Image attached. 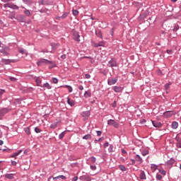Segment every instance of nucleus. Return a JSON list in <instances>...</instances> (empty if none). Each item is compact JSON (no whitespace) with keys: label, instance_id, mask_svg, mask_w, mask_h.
Masks as SVG:
<instances>
[{"label":"nucleus","instance_id":"nucleus-1","mask_svg":"<svg viewBox=\"0 0 181 181\" xmlns=\"http://www.w3.org/2000/svg\"><path fill=\"white\" fill-rule=\"evenodd\" d=\"M42 64H53L52 66H49V69H53V67H56V64H54L53 62L45 59H40L37 62V66H42Z\"/></svg>","mask_w":181,"mask_h":181},{"label":"nucleus","instance_id":"nucleus-2","mask_svg":"<svg viewBox=\"0 0 181 181\" xmlns=\"http://www.w3.org/2000/svg\"><path fill=\"white\" fill-rule=\"evenodd\" d=\"M173 115H176V112L173 110L165 111L163 114L164 118H170V117H173Z\"/></svg>","mask_w":181,"mask_h":181},{"label":"nucleus","instance_id":"nucleus-3","mask_svg":"<svg viewBox=\"0 0 181 181\" xmlns=\"http://www.w3.org/2000/svg\"><path fill=\"white\" fill-rule=\"evenodd\" d=\"M92 46L93 47H105V42H104V41H100L98 43H96L95 42L92 41Z\"/></svg>","mask_w":181,"mask_h":181},{"label":"nucleus","instance_id":"nucleus-4","mask_svg":"<svg viewBox=\"0 0 181 181\" xmlns=\"http://www.w3.org/2000/svg\"><path fill=\"white\" fill-rule=\"evenodd\" d=\"M107 66L108 67H117V66H118V63H117V59H115V58H112L108 62Z\"/></svg>","mask_w":181,"mask_h":181},{"label":"nucleus","instance_id":"nucleus-5","mask_svg":"<svg viewBox=\"0 0 181 181\" xmlns=\"http://www.w3.org/2000/svg\"><path fill=\"white\" fill-rule=\"evenodd\" d=\"M11 111V108L9 107H4L0 108V117H4V115H6L8 112Z\"/></svg>","mask_w":181,"mask_h":181},{"label":"nucleus","instance_id":"nucleus-6","mask_svg":"<svg viewBox=\"0 0 181 181\" xmlns=\"http://www.w3.org/2000/svg\"><path fill=\"white\" fill-rule=\"evenodd\" d=\"M107 125H112L115 128H118V127H119V124L115 122L114 119H108Z\"/></svg>","mask_w":181,"mask_h":181},{"label":"nucleus","instance_id":"nucleus-7","mask_svg":"<svg viewBox=\"0 0 181 181\" xmlns=\"http://www.w3.org/2000/svg\"><path fill=\"white\" fill-rule=\"evenodd\" d=\"M79 180L91 181V176L86 173V175L79 177Z\"/></svg>","mask_w":181,"mask_h":181},{"label":"nucleus","instance_id":"nucleus-8","mask_svg":"<svg viewBox=\"0 0 181 181\" xmlns=\"http://www.w3.org/2000/svg\"><path fill=\"white\" fill-rule=\"evenodd\" d=\"M0 53H1L4 56H8L9 54V47H5L0 50Z\"/></svg>","mask_w":181,"mask_h":181},{"label":"nucleus","instance_id":"nucleus-9","mask_svg":"<svg viewBox=\"0 0 181 181\" xmlns=\"http://www.w3.org/2000/svg\"><path fill=\"white\" fill-rule=\"evenodd\" d=\"M117 81H118V77L112 79H107L108 86H114V84H117Z\"/></svg>","mask_w":181,"mask_h":181},{"label":"nucleus","instance_id":"nucleus-10","mask_svg":"<svg viewBox=\"0 0 181 181\" xmlns=\"http://www.w3.org/2000/svg\"><path fill=\"white\" fill-rule=\"evenodd\" d=\"M112 89L113 90V91H115V93H122V91L124 90V88L122 86H112Z\"/></svg>","mask_w":181,"mask_h":181},{"label":"nucleus","instance_id":"nucleus-11","mask_svg":"<svg viewBox=\"0 0 181 181\" xmlns=\"http://www.w3.org/2000/svg\"><path fill=\"white\" fill-rule=\"evenodd\" d=\"M73 39L76 42H80V34H78V32H74V33Z\"/></svg>","mask_w":181,"mask_h":181},{"label":"nucleus","instance_id":"nucleus-12","mask_svg":"<svg viewBox=\"0 0 181 181\" xmlns=\"http://www.w3.org/2000/svg\"><path fill=\"white\" fill-rule=\"evenodd\" d=\"M134 159H135L136 162H138V163L139 165L142 164V162H144V160H142V157H141V156H139L138 154L134 156Z\"/></svg>","mask_w":181,"mask_h":181},{"label":"nucleus","instance_id":"nucleus-13","mask_svg":"<svg viewBox=\"0 0 181 181\" xmlns=\"http://www.w3.org/2000/svg\"><path fill=\"white\" fill-rule=\"evenodd\" d=\"M90 115H91V112H90V110L84 111L81 113V116L83 118H88Z\"/></svg>","mask_w":181,"mask_h":181},{"label":"nucleus","instance_id":"nucleus-14","mask_svg":"<svg viewBox=\"0 0 181 181\" xmlns=\"http://www.w3.org/2000/svg\"><path fill=\"white\" fill-rule=\"evenodd\" d=\"M39 5H50V1L49 0H39Z\"/></svg>","mask_w":181,"mask_h":181},{"label":"nucleus","instance_id":"nucleus-15","mask_svg":"<svg viewBox=\"0 0 181 181\" xmlns=\"http://www.w3.org/2000/svg\"><path fill=\"white\" fill-rule=\"evenodd\" d=\"M175 162H176V160H175V158H171L170 160H168L166 162V165H168V166H172L173 165L175 164Z\"/></svg>","mask_w":181,"mask_h":181},{"label":"nucleus","instance_id":"nucleus-16","mask_svg":"<svg viewBox=\"0 0 181 181\" xmlns=\"http://www.w3.org/2000/svg\"><path fill=\"white\" fill-rule=\"evenodd\" d=\"M67 104H69L70 107H74V105H76V102H74V100H71L69 98H67Z\"/></svg>","mask_w":181,"mask_h":181},{"label":"nucleus","instance_id":"nucleus-17","mask_svg":"<svg viewBox=\"0 0 181 181\" xmlns=\"http://www.w3.org/2000/svg\"><path fill=\"white\" fill-rule=\"evenodd\" d=\"M153 126L155 127V128H160L162 127V123L156 121H152Z\"/></svg>","mask_w":181,"mask_h":181},{"label":"nucleus","instance_id":"nucleus-18","mask_svg":"<svg viewBox=\"0 0 181 181\" xmlns=\"http://www.w3.org/2000/svg\"><path fill=\"white\" fill-rule=\"evenodd\" d=\"M179 127V123L176 121H173L171 124V127L173 129H177V127Z\"/></svg>","mask_w":181,"mask_h":181},{"label":"nucleus","instance_id":"nucleus-19","mask_svg":"<svg viewBox=\"0 0 181 181\" xmlns=\"http://www.w3.org/2000/svg\"><path fill=\"white\" fill-rule=\"evenodd\" d=\"M21 153H22V150H18L16 152H14L11 156L10 158H16V156H19V155H21Z\"/></svg>","mask_w":181,"mask_h":181},{"label":"nucleus","instance_id":"nucleus-20","mask_svg":"<svg viewBox=\"0 0 181 181\" xmlns=\"http://www.w3.org/2000/svg\"><path fill=\"white\" fill-rule=\"evenodd\" d=\"M41 87H42V88H47V90H52V86L50 83L47 82L44 83Z\"/></svg>","mask_w":181,"mask_h":181},{"label":"nucleus","instance_id":"nucleus-21","mask_svg":"<svg viewBox=\"0 0 181 181\" xmlns=\"http://www.w3.org/2000/svg\"><path fill=\"white\" fill-rule=\"evenodd\" d=\"M83 96L85 98H90V97H91V90H88L85 91Z\"/></svg>","mask_w":181,"mask_h":181},{"label":"nucleus","instance_id":"nucleus-22","mask_svg":"<svg viewBox=\"0 0 181 181\" xmlns=\"http://www.w3.org/2000/svg\"><path fill=\"white\" fill-rule=\"evenodd\" d=\"M21 8L23 9H25V11H24L25 15H26L27 16H30L32 15V13H30V11H29L26 8L23 7V6H21Z\"/></svg>","mask_w":181,"mask_h":181},{"label":"nucleus","instance_id":"nucleus-23","mask_svg":"<svg viewBox=\"0 0 181 181\" xmlns=\"http://www.w3.org/2000/svg\"><path fill=\"white\" fill-rule=\"evenodd\" d=\"M35 82L37 87H42V79L40 78H35Z\"/></svg>","mask_w":181,"mask_h":181},{"label":"nucleus","instance_id":"nucleus-24","mask_svg":"<svg viewBox=\"0 0 181 181\" xmlns=\"http://www.w3.org/2000/svg\"><path fill=\"white\" fill-rule=\"evenodd\" d=\"M140 179H141V180H146V175H145V172L144 171H141L140 173Z\"/></svg>","mask_w":181,"mask_h":181},{"label":"nucleus","instance_id":"nucleus-25","mask_svg":"<svg viewBox=\"0 0 181 181\" xmlns=\"http://www.w3.org/2000/svg\"><path fill=\"white\" fill-rule=\"evenodd\" d=\"M57 179H62V180H66V176L64 175H58L53 177V180H57Z\"/></svg>","mask_w":181,"mask_h":181},{"label":"nucleus","instance_id":"nucleus-26","mask_svg":"<svg viewBox=\"0 0 181 181\" xmlns=\"http://www.w3.org/2000/svg\"><path fill=\"white\" fill-rule=\"evenodd\" d=\"M64 88H67L69 93H73V88L71 86L69 85H65L63 86Z\"/></svg>","mask_w":181,"mask_h":181},{"label":"nucleus","instance_id":"nucleus-27","mask_svg":"<svg viewBox=\"0 0 181 181\" xmlns=\"http://www.w3.org/2000/svg\"><path fill=\"white\" fill-rule=\"evenodd\" d=\"M95 35L96 36H98V37H100V39H103V33L101 32V30H96Z\"/></svg>","mask_w":181,"mask_h":181},{"label":"nucleus","instance_id":"nucleus-28","mask_svg":"<svg viewBox=\"0 0 181 181\" xmlns=\"http://www.w3.org/2000/svg\"><path fill=\"white\" fill-rule=\"evenodd\" d=\"M13 176H15V174H12V173H8L5 175V177H6V179H10V180H11V179H13Z\"/></svg>","mask_w":181,"mask_h":181},{"label":"nucleus","instance_id":"nucleus-29","mask_svg":"<svg viewBox=\"0 0 181 181\" xmlns=\"http://www.w3.org/2000/svg\"><path fill=\"white\" fill-rule=\"evenodd\" d=\"M9 8L11 9H19V6H16V4H13L12 3H10Z\"/></svg>","mask_w":181,"mask_h":181},{"label":"nucleus","instance_id":"nucleus-30","mask_svg":"<svg viewBox=\"0 0 181 181\" xmlns=\"http://www.w3.org/2000/svg\"><path fill=\"white\" fill-rule=\"evenodd\" d=\"M108 152L109 153H112V152H114V145L110 144L108 148Z\"/></svg>","mask_w":181,"mask_h":181},{"label":"nucleus","instance_id":"nucleus-31","mask_svg":"<svg viewBox=\"0 0 181 181\" xmlns=\"http://www.w3.org/2000/svg\"><path fill=\"white\" fill-rule=\"evenodd\" d=\"M91 134H86L82 137L83 139L88 141V139H91Z\"/></svg>","mask_w":181,"mask_h":181},{"label":"nucleus","instance_id":"nucleus-32","mask_svg":"<svg viewBox=\"0 0 181 181\" xmlns=\"http://www.w3.org/2000/svg\"><path fill=\"white\" fill-rule=\"evenodd\" d=\"M66 135V131L62 132L59 135V139H63L64 138V136Z\"/></svg>","mask_w":181,"mask_h":181},{"label":"nucleus","instance_id":"nucleus-33","mask_svg":"<svg viewBox=\"0 0 181 181\" xmlns=\"http://www.w3.org/2000/svg\"><path fill=\"white\" fill-rule=\"evenodd\" d=\"M18 52L19 53H21V54H26V52L25 51V49L22 47H18Z\"/></svg>","mask_w":181,"mask_h":181},{"label":"nucleus","instance_id":"nucleus-34","mask_svg":"<svg viewBox=\"0 0 181 181\" xmlns=\"http://www.w3.org/2000/svg\"><path fill=\"white\" fill-rule=\"evenodd\" d=\"M57 125H58L57 122H54V123L50 125L51 129H56V128H57Z\"/></svg>","mask_w":181,"mask_h":181},{"label":"nucleus","instance_id":"nucleus-35","mask_svg":"<svg viewBox=\"0 0 181 181\" xmlns=\"http://www.w3.org/2000/svg\"><path fill=\"white\" fill-rule=\"evenodd\" d=\"M39 12L40 13H47V12H49V9H47V8H42V9L39 10Z\"/></svg>","mask_w":181,"mask_h":181},{"label":"nucleus","instance_id":"nucleus-36","mask_svg":"<svg viewBox=\"0 0 181 181\" xmlns=\"http://www.w3.org/2000/svg\"><path fill=\"white\" fill-rule=\"evenodd\" d=\"M119 168L120 170H122V172L127 171V168H125V165H119Z\"/></svg>","mask_w":181,"mask_h":181},{"label":"nucleus","instance_id":"nucleus-37","mask_svg":"<svg viewBox=\"0 0 181 181\" xmlns=\"http://www.w3.org/2000/svg\"><path fill=\"white\" fill-rule=\"evenodd\" d=\"M18 21H20V22H23L25 21V16L23 15H20L18 16Z\"/></svg>","mask_w":181,"mask_h":181},{"label":"nucleus","instance_id":"nucleus-38","mask_svg":"<svg viewBox=\"0 0 181 181\" xmlns=\"http://www.w3.org/2000/svg\"><path fill=\"white\" fill-rule=\"evenodd\" d=\"M170 86H172V83H166L165 85V89L166 90H169V87H170Z\"/></svg>","mask_w":181,"mask_h":181},{"label":"nucleus","instance_id":"nucleus-39","mask_svg":"<svg viewBox=\"0 0 181 181\" xmlns=\"http://www.w3.org/2000/svg\"><path fill=\"white\" fill-rule=\"evenodd\" d=\"M173 30V32H177V30H179V25H174Z\"/></svg>","mask_w":181,"mask_h":181},{"label":"nucleus","instance_id":"nucleus-40","mask_svg":"<svg viewBox=\"0 0 181 181\" xmlns=\"http://www.w3.org/2000/svg\"><path fill=\"white\" fill-rule=\"evenodd\" d=\"M4 94H5V90L0 89V100L2 98V95H4Z\"/></svg>","mask_w":181,"mask_h":181},{"label":"nucleus","instance_id":"nucleus-41","mask_svg":"<svg viewBox=\"0 0 181 181\" xmlns=\"http://www.w3.org/2000/svg\"><path fill=\"white\" fill-rule=\"evenodd\" d=\"M149 153V151H144L141 152V155L143 156H146V155H148Z\"/></svg>","mask_w":181,"mask_h":181},{"label":"nucleus","instance_id":"nucleus-42","mask_svg":"<svg viewBox=\"0 0 181 181\" xmlns=\"http://www.w3.org/2000/svg\"><path fill=\"white\" fill-rule=\"evenodd\" d=\"M25 132L27 134V135H30V129H29V127H27L25 129Z\"/></svg>","mask_w":181,"mask_h":181},{"label":"nucleus","instance_id":"nucleus-43","mask_svg":"<svg viewBox=\"0 0 181 181\" xmlns=\"http://www.w3.org/2000/svg\"><path fill=\"white\" fill-rule=\"evenodd\" d=\"M90 160H91L92 163H95V162H97V158H95V157L93 156L90 158Z\"/></svg>","mask_w":181,"mask_h":181},{"label":"nucleus","instance_id":"nucleus-44","mask_svg":"<svg viewBox=\"0 0 181 181\" xmlns=\"http://www.w3.org/2000/svg\"><path fill=\"white\" fill-rule=\"evenodd\" d=\"M52 83H54V84H57V83H59V79H57V78H53Z\"/></svg>","mask_w":181,"mask_h":181},{"label":"nucleus","instance_id":"nucleus-45","mask_svg":"<svg viewBox=\"0 0 181 181\" xmlns=\"http://www.w3.org/2000/svg\"><path fill=\"white\" fill-rule=\"evenodd\" d=\"M72 13H73V15H74V16H77V15H78V10H73Z\"/></svg>","mask_w":181,"mask_h":181},{"label":"nucleus","instance_id":"nucleus-46","mask_svg":"<svg viewBox=\"0 0 181 181\" xmlns=\"http://www.w3.org/2000/svg\"><path fill=\"white\" fill-rule=\"evenodd\" d=\"M159 173H160L161 175H163V176H165V175H166V171L164 170H159Z\"/></svg>","mask_w":181,"mask_h":181},{"label":"nucleus","instance_id":"nucleus-47","mask_svg":"<svg viewBox=\"0 0 181 181\" xmlns=\"http://www.w3.org/2000/svg\"><path fill=\"white\" fill-rule=\"evenodd\" d=\"M35 132H36V134H40L41 130L39 127H35Z\"/></svg>","mask_w":181,"mask_h":181},{"label":"nucleus","instance_id":"nucleus-48","mask_svg":"<svg viewBox=\"0 0 181 181\" xmlns=\"http://www.w3.org/2000/svg\"><path fill=\"white\" fill-rule=\"evenodd\" d=\"M156 179L157 180H162V175L160 174H157Z\"/></svg>","mask_w":181,"mask_h":181},{"label":"nucleus","instance_id":"nucleus-49","mask_svg":"<svg viewBox=\"0 0 181 181\" xmlns=\"http://www.w3.org/2000/svg\"><path fill=\"white\" fill-rule=\"evenodd\" d=\"M108 146H110V143H108V141H106L104 144H103V148H108Z\"/></svg>","mask_w":181,"mask_h":181},{"label":"nucleus","instance_id":"nucleus-50","mask_svg":"<svg viewBox=\"0 0 181 181\" xmlns=\"http://www.w3.org/2000/svg\"><path fill=\"white\" fill-rule=\"evenodd\" d=\"M69 15V13H64V14H62V16H61V18H62V19H64L66 18H67V16Z\"/></svg>","mask_w":181,"mask_h":181},{"label":"nucleus","instance_id":"nucleus-51","mask_svg":"<svg viewBox=\"0 0 181 181\" xmlns=\"http://www.w3.org/2000/svg\"><path fill=\"white\" fill-rule=\"evenodd\" d=\"M151 168L153 169L154 170H156V169H158V166L155 164H152Z\"/></svg>","mask_w":181,"mask_h":181},{"label":"nucleus","instance_id":"nucleus-52","mask_svg":"<svg viewBox=\"0 0 181 181\" xmlns=\"http://www.w3.org/2000/svg\"><path fill=\"white\" fill-rule=\"evenodd\" d=\"M177 148H181V139L177 143Z\"/></svg>","mask_w":181,"mask_h":181},{"label":"nucleus","instance_id":"nucleus-53","mask_svg":"<svg viewBox=\"0 0 181 181\" xmlns=\"http://www.w3.org/2000/svg\"><path fill=\"white\" fill-rule=\"evenodd\" d=\"M3 152H7L9 153L11 152V148H4Z\"/></svg>","mask_w":181,"mask_h":181},{"label":"nucleus","instance_id":"nucleus-54","mask_svg":"<svg viewBox=\"0 0 181 181\" xmlns=\"http://www.w3.org/2000/svg\"><path fill=\"white\" fill-rule=\"evenodd\" d=\"M114 30H115V28H112L111 30H110V35L111 36H113L114 35Z\"/></svg>","mask_w":181,"mask_h":181},{"label":"nucleus","instance_id":"nucleus-55","mask_svg":"<svg viewBox=\"0 0 181 181\" xmlns=\"http://www.w3.org/2000/svg\"><path fill=\"white\" fill-rule=\"evenodd\" d=\"M11 165L12 166H16V165H18V163L15 160H11Z\"/></svg>","mask_w":181,"mask_h":181},{"label":"nucleus","instance_id":"nucleus-56","mask_svg":"<svg viewBox=\"0 0 181 181\" xmlns=\"http://www.w3.org/2000/svg\"><path fill=\"white\" fill-rule=\"evenodd\" d=\"M11 6V3H7L4 5V8H9Z\"/></svg>","mask_w":181,"mask_h":181},{"label":"nucleus","instance_id":"nucleus-57","mask_svg":"<svg viewBox=\"0 0 181 181\" xmlns=\"http://www.w3.org/2000/svg\"><path fill=\"white\" fill-rule=\"evenodd\" d=\"M8 18L10 19H15V13H13L11 15L8 16Z\"/></svg>","mask_w":181,"mask_h":181},{"label":"nucleus","instance_id":"nucleus-58","mask_svg":"<svg viewBox=\"0 0 181 181\" xmlns=\"http://www.w3.org/2000/svg\"><path fill=\"white\" fill-rule=\"evenodd\" d=\"M131 162H132V165H135V163H136V160L135 159H130Z\"/></svg>","mask_w":181,"mask_h":181},{"label":"nucleus","instance_id":"nucleus-59","mask_svg":"<svg viewBox=\"0 0 181 181\" xmlns=\"http://www.w3.org/2000/svg\"><path fill=\"white\" fill-rule=\"evenodd\" d=\"M90 169H91V170H95V169H97V166H95V165H90Z\"/></svg>","mask_w":181,"mask_h":181},{"label":"nucleus","instance_id":"nucleus-60","mask_svg":"<svg viewBox=\"0 0 181 181\" xmlns=\"http://www.w3.org/2000/svg\"><path fill=\"white\" fill-rule=\"evenodd\" d=\"M167 53H168V54H173V51H172L170 49H167Z\"/></svg>","mask_w":181,"mask_h":181},{"label":"nucleus","instance_id":"nucleus-61","mask_svg":"<svg viewBox=\"0 0 181 181\" xmlns=\"http://www.w3.org/2000/svg\"><path fill=\"white\" fill-rule=\"evenodd\" d=\"M14 103H15L16 104H20V103H21V100H19V99H16V100H14Z\"/></svg>","mask_w":181,"mask_h":181},{"label":"nucleus","instance_id":"nucleus-62","mask_svg":"<svg viewBox=\"0 0 181 181\" xmlns=\"http://www.w3.org/2000/svg\"><path fill=\"white\" fill-rule=\"evenodd\" d=\"M91 75H90L89 74H85V78H90Z\"/></svg>","mask_w":181,"mask_h":181},{"label":"nucleus","instance_id":"nucleus-63","mask_svg":"<svg viewBox=\"0 0 181 181\" xmlns=\"http://www.w3.org/2000/svg\"><path fill=\"white\" fill-rule=\"evenodd\" d=\"M112 106L113 107V108H115L117 107V101H114Z\"/></svg>","mask_w":181,"mask_h":181},{"label":"nucleus","instance_id":"nucleus-64","mask_svg":"<svg viewBox=\"0 0 181 181\" xmlns=\"http://www.w3.org/2000/svg\"><path fill=\"white\" fill-rule=\"evenodd\" d=\"M10 80H11V81H16V78L11 76Z\"/></svg>","mask_w":181,"mask_h":181}]
</instances>
